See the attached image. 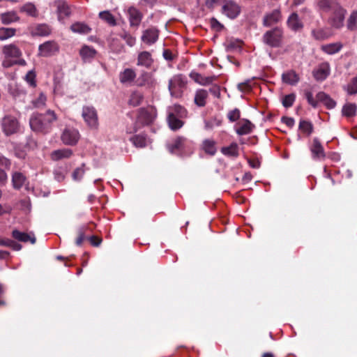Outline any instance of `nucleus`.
<instances>
[{"mask_svg": "<svg viewBox=\"0 0 357 357\" xmlns=\"http://www.w3.org/2000/svg\"><path fill=\"white\" fill-rule=\"evenodd\" d=\"M57 119L54 111L48 109L45 114H33L29 121L32 130L38 132H47L52 124Z\"/></svg>", "mask_w": 357, "mask_h": 357, "instance_id": "1", "label": "nucleus"}, {"mask_svg": "<svg viewBox=\"0 0 357 357\" xmlns=\"http://www.w3.org/2000/svg\"><path fill=\"white\" fill-rule=\"evenodd\" d=\"M187 79L181 74L173 76L169 81V91L172 96L179 98L186 86Z\"/></svg>", "mask_w": 357, "mask_h": 357, "instance_id": "2", "label": "nucleus"}, {"mask_svg": "<svg viewBox=\"0 0 357 357\" xmlns=\"http://www.w3.org/2000/svg\"><path fill=\"white\" fill-rule=\"evenodd\" d=\"M1 129L6 136L17 133L20 129L18 120L12 115L5 116L1 121Z\"/></svg>", "mask_w": 357, "mask_h": 357, "instance_id": "3", "label": "nucleus"}, {"mask_svg": "<svg viewBox=\"0 0 357 357\" xmlns=\"http://www.w3.org/2000/svg\"><path fill=\"white\" fill-rule=\"evenodd\" d=\"M346 13L347 10L340 5L335 6V8L331 12L328 24L335 29L342 28Z\"/></svg>", "mask_w": 357, "mask_h": 357, "instance_id": "4", "label": "nucleus"}, {"mask_svg": "<svg viewBox=\"0 0 357 357\" xmlns=\"http://www.w3.org/2000/svg\"><path fill=\"white\" fill-rule=\"evenodd\" d=\"M2 52L5 56V59L2 62V66L4 68H9L15 63V62L10 61V58L17 59L22 55L20 49L13 44L3 46Z\"/></svg>", "mask_w": 357, "mask_h": 357, "instance_id": "5", "label": "nucleus"}, {"mask_svg": "<svg viewBox=\"0 0 357 357\" xmlns=\"http://www.w3.org/2000/svg\"><path fill=\"white\" fill-rule=\"evenodd\" d=\"M283 33L278 28L266 31L264 36V42L272 47H277L281 45Z\"/></svg>", "mask_w": 357, "mask_h": 357, "instance_id": "6", "label": "nucleus"}, {"mask_svg": "<svg viewBox=\"0 0 357 357\" xmlns=\"http://www.w3.org/2000/svg\"><path fill=\"white\" fill-rule=\"evenodd\" d=\"M190 146V142L183 137H177L172 142L167 144L168 150L172 153H181L188 149Z\"/></svg>", "mask_w": 357, "mask_h": 357, "instance_id": "7", "label": "nucleus"}, {"mask_svg": "<svg viewBox=\"0 0 357 357\" xmlns=\"http://www.w3.org/2000/svg\"><path fill=\"white\" fill-rule=\"evenodd\" d=\"M82 117L89 127L92 128H96L98 127V115L94 107L89 106L84 107L82 109Z\"/></svg>", "mask_w": 357, "mask_h": 357, "instance_id": "8", "label": "nucleus"}, {"mask_svg": "<svg viewBox=\"0 0 357 357\" xmlns=\"http://www.w3.org/2000/svg\"><path fill=\"white\" fill-rule=\"evenodd\" d=\"M222 13L230 19H235L241 13V6L236 2L228 0L222 7Z\"/></svg>", "mask_w": 357, "mask_h": 357, "instance_id": "9", "label": "nucleus"}, {"mask_svg": "<svg viewBox=\"0 0 357 357\" xmlns=\"http://www.w3.org/2000/svg\"><path fill=\"white\" fill-rule=\"evenodd\" d=\"M59 47L54 41H47L39 45L38 54L41 56L47 57L55 54L59 52Z\"/></svg>", "mask_w": 357, "mask_h": 357, "instance_id": "10", "label": "nucleus"}, {"mask_svg": "<svg viewBox=\"0 0 357 357\" xmlns=\"http://www.w3.org/2000/svg\"><path fill=\"white\" fill-rule=\"evenodd\" d=\"M62 142L66 145H75L79 139V133L74 128H66L61 137Z\"/></svg>", "mask_w": 357, "mask_h": 357, "instance_id": "11", "label": "nucleus"}, {"mask_svg": "<svg viewBox=\"0 0 357 357\" xmlns=\"http://www.w3.org/2000/svg\"><path fill=\"white\" fill-rule=\"evenodd\" d=\"M126 13L130 26L137 28L142 20L143 14L134 6L129 7Z\"/></svg>", "mask_w": 357, "mask_h": 357, "instance_id": "12", "label": "nucleus"}, {"mask_svg": "<svg viewBox=\"0 0 357 357\" xmlns=\"http://www.w3.org/2000/svg\"><path fill=\"white\" fill-rule=\"evenodd\" d=\"M158 36V30L155 28L151 27L143 31L141 40L144 43L151 45L157 41Z\"/></svg>", "mask_w": 357, "mask_h": 357, "instance_id": "13", "label": "nucleus"}, {"mask_svg": "<svg viewBox=\"0 0 357 357\" xmlns=\"http://www.w3.org/2000/svg\"><path fill=\"white\" fill-rule=\"evenodd\" d=\"M52 6L56 8L59 20L70 15V8L64 0H56Z\"/></svg>", "mask_w": 357, "mask_h": 357, "instance_id": "14", "label": "nucleus"}, {"mask_svg": "<svg viewBox=\"0 0 357 357\" xmlns=\"http://www.w3.org/2000/svg\"><path fill=\"white\" fill-rule=\"evenodd\" d=\"M331 71L330 65L325 62L321 63L316 69L313 70V76L317 81H323L329 75Z\"/></svg>", "mask_w": 357, "mask_h": 357, "instance_id": "15", "label": "nucleus"}, {"mask_svg": "<svg viewBox=\"0 0 357 357\" xmlns=\"http://www.w3.org/2000/svg\"><path fill=\"white\" fill-rule=\"evenodd\" d=\"M12 236L18 241L23 243L30 242L31 244H35L36 242V238L33 232L26 233L14 229L12 231Z\"/></svg>", "mask_w": 357, "mask_h": 357, "instance_id": "16", "label": "nucleus"}, {"mask_svg": "<svg viewBox=\"0 0 357 357\" xmlns=\"http://www.w3.org/2000/svg\"><path fill=\"white\" fill-rule=\"evenodd\" d=\"M156 114V110L153 107H147L139 109V117L145 123H149L154 120Z\"/></svg>", "mask_w": 357, "mask_h": 357, "instance_id": "17", "label": "nucleus"}, {"mask_svg": "<svg viewBox=\"0 0 357 357\" xmlns=\"http://www.w3.org/2000/svg\"><path fill=\"white\" fill-rule=\"evenodd\" d=\"M153 62L151 54L147 51H143L139 53L137 56V66L150 68Z\"/></svg>", "mask_w": 357, "mask_h": 357, "instance_id": "18", "label": "nucleus"}, {"mask_svg": "<svg viewBox=\"0 0 357 357\" xmlns=\"http://www.w3.org/2000/svg\"><path fill=\"white\" fill-rule=\"evenodd\" d=\"M255 126L248 120L243 119L238 123L236 132L238 135H244L250 133Z\"/></svg>", "mask_w": 357, "mask_h": 357, "instance_id": "19", "label": "nucleus"}, {"mask_svg": "<svg viewBox=\"0 0 357 357\" xmlns=\"http://www.w3.org/2000/svg\"><path fill=\"white\" fill-rule=\"evenodd\" d=\"M343 45L341 42H336L332 43H328L325 45H322L320 47V49L324 53L332 55L340 52L342 49Z\"/></svg>", "mask_w": 357, "mask_h": 357, "instance_id": "20", "label": "nucleus"}, {"mask_svg": "<svg viewBox=\"0 0 357 357\" xmlns=\"http://www.w3.org/2000/svg\"><path fill=\"white\" fill-rule=\"evenodd\" d=\"M310 151L314 159H321L325 157L324 148L320 142L316 138L313 139Z\"/></svg>", "mask_w": 357, "mask_h": 357, "instance_id": "21", "label": "nucleus"}, {"mask_svg": "<svg viewBox=\"0 0 357 357\" xmlns=\"http://www.w3.org/2000/svg\"><path fill=\"white\" fill-rule=\"evenodd\" d=\"M312 37L317 40H324L332 36L331 31L328 28L314 29L311 31Z\"/></svg>", "mask_w": 357, "mask_h": 357, "instance_id": "22", "label": "nucleus"}, {"mask_svg": "<svg viewBox=\"0 0 357 357\" xmlns=\"http://www.w3.org/2000/svg\"><path fill=\"white\" fill-rule=\"evenodd\" d=\"M281 15L279 10L276 9L266 15L264 19V24L271 26L280 20Z\"/></svg>", "mask_w": 357, "mask_h": 357, "instance_id": "23", "label": "nucleus"}, {"mask_svg": "<svg viewBox=\"0 0 357 357\" xmlns=\"http://www.w3.org/2000/svg\"><path fill=\"white\" fill-rule=\"evenodd\" d=\"M316 98L317 101L322 102L327 109H333L336 106L335 101L324 92H319Z\"/></svg>", "mask_w": 357, "mask_h": 357, "instance_id": "24", "label": "nucleus"}, {"mask_svg": "<svg viewBox=\"0 0 357 357\" xmlns=\"http://www.w3.org/2000/svg\"><path fill=\"white\" fill-rule=\"evenodd\" d=\"M180 119L181 118L176 116L174 112H169L167 121L171 130H176L183 126L184 123Z\"/></svg>", "mask_w": 357, "mask_h": 357, "instance_id": "25", "label": "nucleus"}, {"mask_svg": "<svg viewBox=\"0 0 357 357\" xmlns=\"http://www.w3.org/2000/svg\"><path fill=\"white\" fill-rule=\"evenodd\" d=\"M136 77L135 72L131 68H126L119 75L120 82L123 84H130Z\"/></svg>", "mask_w": 357, "mask_h": 357, "instance_id": "26", "label": "nucleus"}, {"mask_svg": "<svg viewBox=\"0 0 357 357\" xmlns=\"http://www.w3.org/2000/svg\"><path fill=\"white\" fill-rule=\"evenodd\" d=\"M287 25L293 31H298L303 28V23L296 13H292L287 20Z\"/></svg>", "mask_w": 357, "mask_h": 357, "instance_id": "27", "label": "nucleus"}, {"mask_svg": "<svg viewBox=\"0 0 357 357\" xmlns=\"http://www.w3.org/2000/svg\"><path fill=\"white\" fill-rule=\"evenodd\" d=\"M282 81L290 85H295L299 82V76L294 70L285 72L282 75Z\"/></svg>", "mask_w": 357, "mask_h": 357, "instance_id": "28", "label": "nucleus"}, {"mask_svg": "<svg viewBox=\"0 0 357 357\" xmlns=\"http://www.w3.org/2000/svg\"><path fill=\"white\" fill-rule=\"evenodd\" d=\"M221 153L228 157L237 158L239 155L238 145L236 142H233L228 146L222 147Z\"/></svg>", "mask_w": 357, "mask_h": 357, "instance_id": "29", "label": "nucleus"}, {"mask_svg": "<svg viewBox=\"0 0 357 357\" xmlns=\"http://www.w3.org/2000/svg\"><path fill=\"white\" fill-rule=\"evenodd\" d=\"M73 155V151L70 149H61L54 151L51 153V158L54 160H59L64 158H68Z\"/></svg>", "mask_w": 357, "mask_h": 357, "instance_id": "30", "label": "nucleus"}, {"mask_svg": "<svg viewBox=\"0 0 357 357\" xmlns=\"http://www.w3.org/2000/svg\"><path fill=\"white\" fill-rule=\"evenodd\" d=\"M0 20L3 24H9L18 21L19 17L15 11H10L0 14Z\"/></svg>", "mask_w": 357, "mask_h": 357, "instance_id": "31", "label": "nucleus"}, {"mask_svg": "<svg viewBox=\"0 0 357 357\" xmlns=\"http://www.w3.org/2000/svg\"><path fill=\"white\" fill-rule=\"evenodd\" d=\"M26 177L21 172H15L12 175V183L15 189L21 188L24 184Z\"/></svg>", "mask_w": 357, "mask_h": 357, "instance_id": "32", "label": "nucleus"}, {"mask_svg": "<svg viewBox=\"0 0 357 357\" xmlns=\"http://www.w3.org/2000/svg\"><path fill=\"white\" fill-rule=\"evenodd\" d=\"M208 97V93L204 89L197 91L195 96V102L199 107H204L206 105V100Z\"/></svg>", "mask_w": 357, "mask_h": 357, "instance_id": "33", "label": "nucleus"}, {"mask_svg": "<svg viewBox=\"0 0 357 357\" xmlns=\"http://www.w3.org/2000/svg\"><path fill=\"white\" fill-rule=\"evenodd\" d=\"M70 29L75 33L86 34L91 31V28L86 24L76 22L71 25Z\"/></svg>", "mask_w": 357, "mask_h": 357, "instance_id": "34", "label": "nucleus"}, {"mask_svg": "<svg viewBox=\"0 0 357 357\" xmlns=\"http://www.w3.org/2000/svg\"><path fill=\"white\" fill-rule=\"evenodd\" d=\"M357 105L355 103H347L342 109V115L346 117H351L356 115Z\"/></svg>", "mask_w": 357, "mask_h": 357, "instance_id": "35", "label": "nucleus"}, {"mask_svg": "<svg viewBox=\"0 0 357 357\" xmlns=\"http://www.w3.org/2000/svg\"><path fill=\"white\" fill-rule=\"evenodd\" d=\"M202 149L207 154L211 155H215L217 149L215 147V142L211 139H206L203 142Z\"/></svg>", "mask_w": 357, "mask_h": 357, "instance_id": "36", "label": "nucleus"}, {"mask_svg": "<svg viewBox=\"0 0 357 357\" xmlns=\"http://www.w3.org/2000/svg\"><path fill=\"white\" fill-rule=\"evenodd\" d=\"M347 27L351 31L357 29V10L351 13L347 21Z\"/></svg>", "mask_w": 357, "mask_h": 357, "instance_id": "37", "label": "nucleus"}, {"mask_svg": "<svg viewBox=\"0 0 357 357\" xmlns=\"http://www.w3.org/2000/svg\"><path fill=\"white\" fill-rule=\"evenodd\" d=\"M338 5L340 4L335 0H319V8L330 13L335 8V6Z\"/></svg>", "mask_w": 357, "mask_h": 357, "instance_id": "38", "label": "nucleus"}, {"mask_svg": "<svg viewBox=\"0 0 357 357\" xmlns=\"http://www.w3.org/2000/svg\"><path fill=\"white\" fill-rule=\"evenodd\" d=\"M144 99L143 95L139 91H134L131 93L128 104L132 107L139 106Z\"/></svg>", "mask_w": 357, "mask_h": 357, "instance_id": "39", "label": "nucleus"}, {"mask_svg": "<svg viewBox=\"0 0 357 357\" xmlns=\"http://www.w3.org/2000/svg\"><path fill=\"white\" fill-rule=\"evenodd\" d=\"M51 33V29L47 24H38L33 31V33L37 36H48Z\"/></svg>", "mask_w": 357, "mask_h": 357, "instance_id": "40", "label": "nucleus"}, {"mask_svg": "<svg viewBox=\"0 0 357 357\" xmlns=\"http://www.w3.org/2000/svg\"><path fill=\"white\" fill-rule=\"evenodd\" d=\"M99 17L111 26H115L116 24L114 16L109 11L105 10L100 12Z\"/></svg>", "mask_w": 357, "mask_h": 357, "instance_id": "41", "label": "nucleus"}, {"mask_svg": "<svg viewBox=\"0 0 357 357\" xmlns=\"http://www.w3.org/2000/svg\"><path fill=\"white\" fill-rule=\"evenodd\" d=\"M96 54V51L89 46H84L80 50V55L83 59H89L93 58Z\"/></svg>", "mask_w": 357, "mask_h": 357, "instance_id": "42", "label": "nucleus"}, {"mask_svg": "<svg viewBox=\"0 0 357 357\" xmlns=\"http://www.w3.org/2000/svg\"><path fill=\"white\" fill-rule=\"evenodd\" d=\"M135 146L137 148H144L147 145V139L143 135H135L130 139Z\"/></svg>", "mask_w": 357, "mask_h": 357, "instance_id": "43", "label": "nucleus"}, {"mask_svg": "<svg viewBox=\"0 0 357 357\" xmlns=\"http://www.w3.org/2000/svg\"><path fill=\"white\" fill-rule=\"evenodd\" d=\"M16 30L13 28H0V40H4L11 38L15 34Z\"/></svg>", "mask_w": 357, "mask_h": 357, "instance_id": "44", "label": "nucleus"}, {"mask_svg": "<svg viewBox=\"0 0 357 357\" xmlns=\"http://www.w3.org/2000/svg\"><path fill=\"white\" fill-rule=\"evenodd\" d=\"M299 130L308 136L312 132L313 126L310 122L302 120L299 123Z\"/></svg>", "mask_w": 357, "mask_h": 357, "instance_id": "45", "label": "nucleus"}, {"mask_svg": "<svg viewBox=\"0 0 357 357\" xmlns=\"http://www.w3.org/2000/svg\"><path fill=\"white\" fill-rule=\"evenodd\" d=\"M21 10L32 17H35L37 15V10L35 6L31 3L24 5L21 8Z\"/></svg>", "mask_w": 357, "mask_h": 357, "instance_id": "46", "label": "nucleus"}, {"mask_svg": "<svg viewBox=\"0 0 357 357\" xmlns=\"http://www.w3.org/2000/svg\"><path fill=\"white\" fill-rule=\"evenodd\" d=\"M85 174L84 165L83 164L81 167L76 168L73 174L72 177L74 181H80Z\"/></svg>", "mask_w": 357, "mask_h": 357, "instance_id": "47", "label": "nucleus"}, {"mask_svg": "<svg viewBox=\"0 0 357 357\" xmlns=\"http://www.w3.org/2000/svg\"><path fill=\"white\" fill-rule=\"evenodd\" d=\"M169 112H174L176 116L179 118H183L186 116V110L185 108L180 105H174Z\"/></svg>", "mask_w": 357, "mask_h": 357, "instance_id": "48", "label": "nucleus"}, {"mask_svg": "<svg viewBox=\"0 0 357 357\" xmlns=\"http://www.w3.org/2000/svg\"><path fill=\"white\" fill-rule=\"evenodd\" d=\"M121 37L126 41L128 45L130 47H132L136 42V38L131 36L128 32L124 31L121 35Z\"/></svg>", "mask_w": 357, "mask_h": 357, "instance_id": "49", "label": "nucleus"}, {"mask_svg": "<svg viewBox=\"0 0 357 357\" xmlns=\"http://www.w3.org/2000/svg\"><path fill=\"white\" fill-rule=\"evenodd\" d=\"M296 96L294 93H291L285 96L282 99V105L285 107H291L295 101Z\"/></svg>", "mask_w": 357, "mask_h": 357, "instance_id": "50", "label": "nucleus"}, {"mask_svg": "<svg viewBox=\"0 0 357 357\" xmlns=\"http://www.w3.org/2000/svg\"><path fill=\"white\" fill-rule=\"evenodd\" d=\"M47 100L46 96L43 93H40L38 98L33 101V105L35 107L41 108L45 105Z\"/></svg>", "mask_w": 357, "mask_h": 357, "instance_id": "51", "label": "nucleus"}, {"mask_svg": "<svg viewBox=\"0 0 357 357\" xmlns=\"http://www.w3.org/2000/svg\"><path fill=\"white\" fill-rule=\"evenodd\" d=\"M346 90L350 95L357 93V77L353 79L351 82L347 84Z\"/></svg>", "mask_w": 357, "mask_h": 357, "instance_id": "52", "label": "nucleus"}, {"mask_svg": "<svg viewBox=\"0 0 357 357\" xmlns=\"http://www.w3.org/2000/svg\"><path fill=\"white\" fill-rule=\"evenodd\" d=\"M227 117L231 122H234L240 118V110L234 109L231 110L227 114Z\"/></svg>", "mask_w": 357, "mask_h": 357, "instance_id": "53", "label": "nucleus"}, {"mask_svg": "<svg viewBox=\"0 0 357 357\" xmlns=\"http://www.w3.org/2000/svg\"><path fill=\"white\" fill-rule=\"evenodd\" d=\"M36 74L33 70H30L27 73L25 76L26 81L31 86H36Z\"/></svg>", "mask_w": 357, "mask_h": 357, "instance_id": "54", "label": "nucleus"}, {"mask_svg": "<svg viewBox=\"0 0 357 357\" xmlns=\"http://www.w3.org/2000/svg\"><path fill=\"white\" fill-rule=\"evenodd\" d=\"M305 96L310 105H311L313 107H317L318 102L317 100H314L313 98L312 93L310 91H305Z\"/></svg>", "mask_w": 357, "mask_h": 357, "instance_id": "55", "label": "nucleus"}, {"mask_svg": "<svg viewBox=\"0 0 357 357\" xmlns=\"http://www.w3.org/2000/svg\"><path fill=\"white\" fill-rule=\"evenodd\" d=\"M190 77L193 79L195 80L197 83L201 84V85H204V76H202V75L199 74L198 73H196V72H192L190 74Z\"/></svg>", "mask_w": 357, "mask_h": 357, "instance_id": "56", "label": "nucleus"}, {"mask_svg": "<svg viewBox=\"0 0 357 357\" xmlns=\"http://www.w3.org/2000/svg\"><path fill=\"white\" fill-rule=\"evenodd\" d=\"M85 239L84 232L82 229H79L78 231V236L75 241V243L78 246H81Z\"/></svg>", "mask_w": 357, "mask_h": 357, "instance_id": "57", "label": "nucleus"}, {"mask_svg": "<svg viewBox=\"0 0 357 357\" xmlns=\"http://www.w3.org/2000/svg\"><path fill=\"white\" fill-rule=\"evenodd\" d=\"M10 165L11 162L10 160L0 154V166L5 167L6 169H10Z\"/></svg>", "mask_w": 357, "mask_h": 357, "instance_id": "58", "label": "nucleus"}, {"mask_svg": "<svg viewBox=\"0 0 357 357\" xmlns=\"http://www.w3.org/2000/svg\"><path fill=\"white\" fill-rule=\"evenodd\" d=\"M8 180V176L6 172L0 169V185L6 184Z\"/></svg>", "mask_w": 357, "mask_h": 357, "instance_id": "59", "label": "nucleus"}, {"mask_svg": "<svg viewBox=\"0 0 357 357\" xmlns=\"http://www.w3.org/2000/svg\"><path fill=\"white\" fill-rule=\"evenodd\" d=\"M211 26L217 31H220L223 28V26L215 18L211 19Z\"/></svg>", "mask_w": 357, "mask_h": 357, "instance_id": "60", "label": "nucleus"}, {"mask_svg": "<svg viewBox=\"0 0 357 357\" xmlns=\"http://www.w3.org/2000/svg\"><path fill=\"white\" fill-rule=\"evenodd\" d=\"M282 121L289 128L293 127L295 123L294 119L293 118L286 116L282 117Z\"/></svg>", "mask_w": 357, "mask_h": 357, "instance_id": "61", "label": "nucleus"}, {"mask_svg": "<svg viewBox=\"0 0 357 357\" xmlns=\"http://www.w3.org/2000/svg\"><path fill=\"white\" fill-rule=\"evenodd\" d=\"M220 0H205V5L208 8H213Z\"/></svg>", "mask_w": 357, "mask_h": 357, "instance_id": "62", "label": "nucleus"}, {"mask_svg": "<svg viewBox=\"0 0 357 357\" xmlns=\"http://www.w3.org/2000/svg\"><path fill=\"white\" fill-rule=\"evenodd\" d=\"M210 92L215 97H219L220 95V88L216 85L213 86L210 89Z\"/></svg>", "mask_w": 357, "mask_h": 357, "instance_id": "63", "label": "nucleus"}, {"mask_svg": "<svg viewBox=\"0 0 357 357\" xmlns=\"http://www.w3.org/2000/svg\"><path fill=\"white\" fill-rule=\"evenodd\" d=\"M89 240H90L91 243L94 246H98L102 241V240L100 238H99L95 236H91Z\"/></svg>", "mask_w": 357, "mask_h": 357, "instance_id": "64", "label": "nucleus"}]
</instances>
